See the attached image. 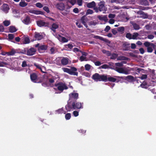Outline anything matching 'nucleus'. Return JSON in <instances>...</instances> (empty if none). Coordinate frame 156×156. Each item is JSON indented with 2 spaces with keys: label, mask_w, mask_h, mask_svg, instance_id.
<instances>
[{
  "label": "nucleus",
  "mask_w": 156,
  "mask_h": 156,
  "mask_svg": "<svg viewBox=\"0 0 156 156\" xmlns=\"http://www.w3.org/2000/svg\"><path fill=\"white\" fill-rule=\"evenodd\" d=\"M100 67L102 69H106L108 68V66L106 64H105L101 66Z\"/></svg>",
  "instance_id": "nucleus-56"
},
{
  "label": "nucleus",
  "mask_w": 156,
  "mask_h": 156,
  "mask_svg": "<svg viewBox=\"0 0 156 156\" xmlns=\"http://www.w3.org/2000/svg\"><path fill=\"white\" fill-rule=\"evenodd\" d=\"M56 8L60 10L63 11L64 10L65 5L62 2L57 3L55 5Z\"/></svg>",
  "instance_id": "nucleus-6"
},
{
  "label": "nucleus",
  "mask_w": 156,
  "mask_h": 156,
  "mask_svg": "<svg viewBox=\"0 0 156 156\" xmlns=\"http://www.w3.org/2000/svg\"><path fill=\"white\" fill-rule=\"evenodd\" d=\"M34 65L37 68L39 69L43 73H44V71L45 70V68L43 66H41L39 64L37 63H34Z\"/></svg>",
  "instance_id": "nucleus-13"
},
{
  "label": "nucleus",
  "mask_w": 156,
  "mask_h": 156,
  "mask_svg": "<svg viewBox=\"0 0 156 156\" xmlns=\"http://www.w3.org/2000/svg\"><path fill=\"white\" fill-rule=\"evenodd\" d=\"M91 67V66L88 64H86L85 66V69L87 71L89 70L90 69Z\"/></svg>",
  "instance_id": "nucleus-38"
},
{
  "label": "nucleus",
  "mask_w": 156,
  "mask_h": 156,
  "mask_svg": "<svg viewBox=\"0 0 156 156\" xmlns=\"http://www.w3.org/2000/svg\"><path fill=\"white\" fill-rule=\"evenodd\" d=\"M81 22L80 20L77 21L76 23V24L79 28H81L82 27V25L81 24Z\"/></svg>",
  "instance_id": "nucleus-42"
},
{
  "label": "nucleus",
  "mask_w": 156,
  "mask_h": 156,
  "mask_svg": "<svg viewBox=\"0 0 156 156\" xmlns=\"http://www.w3.org/2000/svg\"><path fill=\"white\" fill-rule=\"evenodd\" d=\"M108 80L109 81L112 82H115L116 80V79H115L114 78L112 77H107V80Z\"/></svg>",
  "instance_id": "nucleus-32"
},
{
  "label": "nucleus",
  "mask_w": 156,
  "mask_h": 156,
  "mask_svg": "<svg viewBox=\"0 0 156 156\" xmlns=\"http://www.w3.org/2000/svg\"><path fill=\"white\" fill-rule=\"evenodd\" d=\"M36 6L39 8H41L43 7V5L40 2H38L36 4Z\"/></svg>",
  "instance_id": "nucleus-47"
},
{
  "label": "nucleus",
  "mask_w": 156,
  "mask_h": 156,
  "mask_svg": "<svg viewBox=\"0 0 156 156\" xmlns=\"http://www.w3.org/2000/svg\"><path fill=\"white\" fill-rule=\"evenodd\" d=\"M112 32L114 35H115L117 33L118 31L115 29H112Z\"/></svg>",
  "instance_id": "nucleus-57"
},
{
  "label": "nucleus",
  "mask_w": 156,
  "mask_h": 156,
  "mask_svg": "<svg viewBox=\"0 0 156 156\" xmlns=\"http://www.w3.org/2000/svg\"><path fill=\"white\" fill-rule=\"evenodd\" d=\"M69 100L70 101L72 99H76L78 98V94L76 93H73L70 94L69 95Z\"/></svg>",
  "instance_id": "nucleus-10"
},
{
  "label": "nucleus",
  "mask_w": 156,
  "mask_h": 156,
  "mask_svg": "<svg viewBox=\"0 0 156 156\" xmlns=\"http://www.w3.org/2000/svg\"><path fill=\"white\" fill-rule=\"evenodd\" d=\"M56 37L60 41L62 42H67L68 41L67 39L61 36L59 34L56 35Z\"/></svg>",
  "instance_id": "nucleus-9"
},
{
  "label": "nucleus",
  "mask_w": 156,
  "mask_h": 156,
  "mask_svg": "<svg viewBox=\"0 0 156 156\" xmlns=\"http://www.w3.org/2000/svg\"><path fill=\"white\" fill-rule=\"evenodd\" d=\"M20 5L22 7H24L27 5V3L24 1H21L19 3Z\"/></svg>",
  "instance_id": "nucleus-29"
},
{
  "label": "nucleus",
  "mask_w": 156,
  "mask_h": 156,
  "mask_svg": "<svg viewBox=\"0 0 156 156\" xmlns=\"http://www.w3.org/2000/svg\"><path fill=\"white\" fill-rule=\"evenodd\" d=\"M152 43H150L146 41L144 43V45L147 47L148 48L151 45Z\"/></svg>",
  "instance_id": "nucleus-44"
},
{
  "label": "nucleus",
  "mask_w": 156,
  "mask_h": 156,
  "mask_svg": "<svg viewBox=\"0 0 156 156\" xmlns=\"http://www.w3.org/2000/svg\"><path fill=\"white\" fill-rule=\"evenodd\" d=\"M92 78L96 81H104L106 82L107 81V76L103 75H100L98 73H96L93 75Z\"/></svg>",
  "instance_id": "nucleus-2"
},
{
  "label": "nucleus",
  "mask_w": 156,
  "mask_h": 156,
  "mask_svg": "<svg viewBox=\"0 0 156 156\" xmlns=\"http://www.w3.org/2000/svg\"><path fill=\"white\" fill-rule=\"evenodd\" d=\"M154 45L153 44H152L151 45L147 48V51L149 52H151L153 51V48H154Z\"/></svg>",
  "instance_id": "nucleus-26"
},
{
  "label": "nucleus",
  "mask_w": 156,
  "mask_h": 156,
  "mask_svg": "<svg viewBox=\"0 0 156 156\" xmlns=\"http://www.w3.org/2000/svg\"><path fill=\"white\" fill-rule=\"evenodd\" d=\"M94 37L100 40H102L103 41H105L106 40V39L103 38V37H101L99 36H95Z\"/></svg>",
  "instance_id": "nucleus-40"
},
{
  "label": "nucleus",
  "mask_w": 156,
  "mask_h": 156,
  "mask_svg": "<svg viewBox=\"0 0 156 156\" xmlns=\"http://www.w3.org/2000/svg\"><path fill=\"white\" fill-rule=\"evenodd\" d=\"M37 25L40 27L46 26L48 25V23L41 20L37 21Z\"/></svg>",
  "instance_id": "nucleus-11"
},
{
  "label": "nucleus",
  "mask_w": 156,
  "mask_h": 156,
  "mask_svg": "<svg viewBox=\"0 0 156 156\" xmlns=\"http://www.w3.org/2000/svg\"><path fill=\"white\" fill-rule=\"evenodd\" d=\"M4 25L5 26H9L10 24V22L9 20H5L3 22Z\"/></svg>",
  "instance_id": "nucleus-35"
},
{
  "label": "nucleus",
  "mask_w": 156,
  "mask_h": 156,
  "mask_svg": "<svg viewBox=\"0 0 156 156\" xmlns=\"http://www.w3.org/2000/svg\"><path fill=\"white\" fill-rule=\"evenodd\" d=\"M27 66V62L25 61H23L22 63V66L23 67H25Z\"/></svg>",
  "instance_id": "nucleus-55"
},
{
  "label": "nucleus",
  "mask_w": 156,
  "mask_h": 156,
  "mask_svg": "<svg viewBox=\"0 0 156 156\" xmlns=\"http://www.w3.org/2000/svg\"><path fill=\"white\" fill-rule=\"evenodd\" d=\"M50 51L51 54H53L57 51V50L55 48L52 47L50 49Z\"/></svg>",
  "instance_id": "nucleus-37"
},
{
  "label": "nucleus",
  "mask_w": 156,
  "mask_h": 156,
  "mask_svg": "<svg viewBox=\"0 0 156 156\" xmlns=\"http://www.w3.org/2000/svg\"><path fill=\"white\" fill-rule=\"evenodd\" d=\"M124 30L125 28L123 27H118L117 29L118 32L121 34H122L124 33Z\"/></svg>",
  "instance_id": "nucleus-25"
},
{
  "label": "nucleus",
  "mask_w": 156,
  "mask_h": 156,
  "mask_svg": "<svg viewBox=\"0 0 156 156\" xmlns=\"http://www.w3.org/2000/svg\"><path fill=\"white\" fill-rule=\"evenodd\" d=\"M43 9L46 11L47 13H49L50 12V11L49 9V8L47 6H44L43 8Z\"/></svg>",
  "instance_id": "nucleus-50"
},
{
  "label": "nucleus",
  "mask_w": 156,
  "mask_h": 156,
  "mask_svg": "<svg viewBox=\"0 0 156 156\" xmlns=\"http://www.w3.org/2000/svg\"><path fill=\"white\" fill-rule=\"evenodd\" d=\"M118 56V55L116 54H113L111 55V58L112 59H115Z\"/></svg>",
  "instance_id": "nucleus-48"
},
{
  "label": "nucleus",
  "mask_w": 156,
  "mask_h": 156,
  "mask_svg": "<svg viewBox=\"0 0 156 156\" xmlns=\"http://www.w3.org/2000/svg\"><path fill=\"white\" fill-rule=\"evenodd\" d=\"M79 20L81 22V23L83 24L86 28L88 26L86 24V23L87 21V18L83 16L81 18V19Z\"/></svg>",
  "instance_id": "nucleus-15"
},
{
  "label": "nucleus",
  "mask_w": 156,
  "mask_h": 156,
  "mask_svg": "<svg viewBox=\"0 0 156 156\" xmlns=\"http://www.w3.org/2000/svg\"><path fill=\"white\" fill-rule=\"evenodd\" d=\"M2 10L5 13H7L9 9V7L7 4H4L2 6Z\"/></svg>",
  "instance_id": "nucleus-16"
},
{
  "label": "nucleus",
  "mask_w": 156,
  "mask_h": 156,
  "mask_svg": "<svg viewBox=\"0 0 156 156\" xmlns=\"http://www.w3.org/2000/svg\"><path fill=\"white\" fill-rule=\"evenodd\" d=\"M48 46L45 45H42L40 46L38 48V50H45L47 49Z\"/></svg>",
  "instance_id": "nucleus-23"
},
{
  "label": "nucleus",
  "mask_w": 156,
  "mask_h": 156,
  "mask_svg": "<svg viewBox=\"0 0 156 156\" xmlns=\"http://www.w3.org/2000/svg\"><path fill=\"white\" fill-rule=\"evenodd\" d=\"M116 77L119 78L124 79H129L130 80H133V77L131 76H128L126 77H123L122 76H115Z\"/></svg>",
  "instance_id": "nucleus-20"
},
{
  "label": "nucleus",
  "mask_w": 156,
  "mask_h": 156,
  "mask_svg": "<svg viewBox=\"0 0 156 156\" xmlns=\"http://www.w3.org/2000/svg\"><path fill=\"white\" fill-rule=\"evenodd\" d=\"M147 75L146 74H144L142 75L141 77H140V78L142 80H144L146 79L147 78Z\"/></svg>",
  "instance_id": "nucleus-54"
},
{
  "label": "nucleus",
  "mask_w": 156,
  "mask_h": 156,
  "mask_svg": "<svg viewBox=\"0 0 156 156\" xmlns=\"http://www.w3.org/2000/svg\"><path fill=\"white\" fill-rule=\"evenodd\" d=\"M73 114L75 117L79 115V112L77 111H74L73 112Z\"/></svg>",
  "instance_id": "nucleus-58"
},
{
  "label": "nucleus",
  "mask_w": 156,
  "mask_h": 156,
  "mask_svg": "<svg viewBox=\"0 0 156 156\" xmlns=\"http://www.w3.org/2000/svg\"><path fill=\"white\" fill-rule=\"evenodd\" d=\"M58 27V26L56 24L53 23L52 25V30L54 32L55 31V29H57Z\"/></svg>",
  "instance_id": "nucleus-30"
},
{
  "label": "nucleus",
  "mask_w": 156,
  "mask_h": 156,
  "mask_svg": "<svg viewBox=\"0 0 156 156\" xmlns=\"http://www.w3.org/2000/svg\"><path fill=\"white\" fill-rule=\"evenodd\" d=\"M23 43L24 44H28L30 42V40L29 38L28 37H23Z\"/></svg>",
  "instance_id": "nucleus-24"
},
{
  "label": "nucleus",
  "mask_w": 156,
  "mask_h": 156,
  "mask_svg": "<svg viewBox=\"0 0 156 156\" xmlns=\"http://www.w3.org/2000/svg\"><path fill=\"white\" fill-rule=\"evenodd\" d=\"M23 22L26 24L27 25L29 24L30 22V17L28 16H26L24 18L23 21Z\"/></svg>",
  "instance_id": "nucleus-19"
},
{
  "label": "nucleus",
  "mask_w": 156,
  "mask_h": 156,
  "mask_svg": "<svg viewBox=\"0 0 156 156\" xmlns=\"http://www.w3.org/2000/svg\"><path fill=\"white\" fill-rule=\"evenodd\" d=\"M115 22V20L112 19H110L109 21V23L111 24H113Z\"/></svg>",
  "instance_id": "nucleus-60"
},
{
  "label": "nucleus",
  "mask_w": 156,
  "mask_h": 156,
  "mask_svg": "<svg viewBox=\"0 0 156 156\" xmlns=\"http://www.w3.org/2000/svg\"><path fill=\"white\" fill-rule=\"evenodd\" d=\"M128 59V58L124 57V56H119L117 58L118 60H127Z\"/></svg>",
  "instance_id": "nucleus-34"
},
{
  "label": "nucleus",
  "mask_w": 156,
  "mask_h": 156,
  "mask_svg": "<svg viewBox=\"0 0 156 156\" xmlns=\"http://www.w3.org/2000/svg\"><path fill=\"white\" fill-rule=\"evenodd\" d=\"M139 34L136 32L134 33L132 35V39L134 40H137L138 39V38Z\"/></svg>",
  "instance_id": "nucleus-28"
},
{
  "label": "nucleus",
  "mask_w": 156,
  "mask_h": 156,
  "mask_svg": "<svg viewBox=\"0 0 156 156\" xmlns=\"http://www.w3.org/2000/svg\"><path fill=\"white\" fill-rule=\"evenodd\" d=\"M73 12L75 13H77L79 12V10L77 8H75L73 9Z\"/></svg>",
  "instance_id": "nucleus-64"
},
{
  "label": "nucleus",
  "mask_w": 156,
  "mask_h": 156,
  "mask_svg": "<svg viewBox=\"0 0 156 156\" xmlns=\"http://www.w3.org/2000/svg\"><path fill=\"white\" fill-rule=\"evenodd\" d=\"M9 30L11 33H14L17 31V29L15 27L11 26L9 27Z\"/></svg>",
  "instance_id": "nucleus-27"
},
{
  "label": "nucleus",
  "mask_w": 156,
  "mask_h": 156,
  "mask_svg": "<svg viewBox=\"0 0 156 156\" xmlns=\"http://www.w3.org/2000/svg\"><path fill=\"white\" fill-rule=\"evenodd\" d=\"M115 16V14H110L108 16V17L111 19L114 18Z\"/></svg>",
  "instance_id": "nucleus-52"
},
{
  "label": "nucleus",
  "mask_w": 156,
  "mask_h": 156,
  "mask_svg": "<svg viewBox=\"0 0 156 156\" xmlns=\"http://www.w3.org/2000/svg\"><path fill=\"white\" fill-rule=\"evenodd\" d=\"M61 62L62 65H66L68 62V59L67 58H64L62 59Z\"/></svg>",
  "instance_id": "nucleus-22"
},
{
  "label": "nucleus",
  "mask_w": 156,
  "mask_h": 156,
  "mask_svg": "<svg viewBox=\"0 0 156 156\" xmlns=\"http://www.w3.org/2000/svg\"><path fill=\"white\" fill-rule=\"evenodd\" d=\"M126 37L129 39H132V35L130 33H127L126 35Z\"/></svg>",
  "instance_id": "nucleus-39"
},
{
  "label": "nucleus",
  "mask_w": 156,
  "mask_h": 156,
  "mask_svg": "<svg viewBox=\"0 0 156 156\" xmlns=\"http://www.w3.org/2000/svg\"><path fill=\"white\" fill-rule=\"evenodd\" d=\"M82 105L81 103L77 102L75 103V102H73L72 105L70 102H68V104L66 106L65 108L68 111H70L73 108L75 109L76 108L79 109L81 108Z\"/></svg>",
  "instance_id": "nucleus-1"
},
{
  "label": "nucleus",
  "mask_w": 156,
  "mask_h": 156,
  "mask_svg": "<svg viewBox=\"0 0 156 156\" xmlns=\"http://www.w3.org/2000/svg\"><path fill=\"white\" fill-rule=\"evenodd\" d=\"M86 56H81L80 58V60L81 61H83L84 60H86Z\"/></svg>",
  "instance_id": "nucleus-49"
},
{
  "label": "nucleus",
  "mask_w": 156,
  "mask_h": 156,
  "mask_svg": "<svg viewBox=\"0 0 156 156\" xmlns=\"http://www.w3.org/2000/svg\"><path fill=\"white\" fill-rule=\"evenodd\" d=\"M115 70L119 73H123L126 74H129V71L126 70L123 68L116 67Z\"/></svg>",
  "instance_id": "nucleus-5"
},
{
  "label": "nucleus",
  "mask_w": 156,
  "mask_h": 156,
  "mask_svg": "<svg viewBox=\"0 0 156 156\" xmlns=\"http://www.w3.org/2000/svg\"><path fill=\"white\" fill-rule=\"evenodd\" d=\"M83 0H77V3L79 6H81L82 4Z\"/></svg>",
  "instance_id": "nucleus-59"
},
{
  "label": "nucleus",
  "mask_w": 156,
  "mask_h": 156,
  "mask_svg": "<svg viewBox=\"0 0 156 156\" xmlns=\"http://www.w3.org/2000/svg\"><path fill=\"white\" fill-rule=\"evenodd\" d=\"M8 37L9 39V40H11L13 39L14 37V35L13 34H8Z\"/></svg>",
  "instance_id": "nucleus-45"
},
{
  "label": "nucleus",
  "mask_w": 156,
  "mask_h": 156,
  "mask_svg": "<svg viewBox=\"0 0 156 156\" xmlns=\"http://www.w3.org/2000/svg\"><path fill=\"white\" fill-rule=\"evenodd\" d=\"M29 12L38 15L39 14H43V12L40 11L36 10H30L28 11Z\"/></svg>",
  "instance_id": "nucleus-14"
},
{
  "label": "nucleus",
  "mask_w": 156,
  "mask_h": 156,
  "mask_svg": "<svg viewBox=\"0 0 156 156\" xmlns=\"http://www.w3.org/2000/svg\"><path fill=\"white\" fill-rule=\"evenodd\" d=\"M71 117V114L69 113H68L66 114L65 115V118L66 120H69L70 119Z\"/></svg>",
  "instance_id": "nucleus-41"
},
{
  "label": "nucleus",
  "mask_w": 156,
  "mask_h": 156,
  "mask_svg": "<svg viewBox=\"0 0 156 156\" xmlns=\"http://www.w3.org/2000/svg\"><path fill=\"white\" fill-rule=\"evenodd\" d=\"M111 27L109 26H107L104 29V31L106 32H108L110 29Z\"/></svg>",
  "instance_id": "nucleus-51"
},
{
  "label": "nucleus",
  "mask_w": 156,
  "mask_h": 156,
  "mask_svg": "<svg viewBox=\"0 0 156 156\" xmlns=\"http://www.w3.org/2000/svg\"><path fill=\"white\" fill-rule=\"evenodd\" d=\"M76 0H67L66 3L68 4L69 2L72 5H74L76 3Z\"/></svg>",
  "instance_id": "nucleus-31"
},
{
  "label": "nucleus",
  "mask_w": 156,
  "mask_h": 156,
  "mask_svg": "<svg viewBox=\"0 0 156 156\" xmlns=\"http://www.w3.org/2000/svg\"><path fill=\"white\" fill-rule=\"evenodd\" d=\"M115 66L119 67H121L122 66V64L121 63V62H119V63H115Z\"/></svg>",
  "instance_id": "nucleus-62"
},
{
  "label": "nucleus",
  "mask_w": 156,
  "mask_h": 156,
  "mask_svg": "<svg viewBox=\"0 0 156 156\" xmlns=\"http://www.w3.org/2000/svg\"><path fill=\"white\" fill-rule=\"evenodd\" d=\"M35 37L37 40H40L43 38V36L40 33L36 32Z\"/></svg>",
  "instance_id": "nucleus-17"
},
{
  "label": "nucleus",
  "mask_w": 156,
  "mask_h": 156,
  "mask_svg": "<svg viewBox=\"0 0 156 156\" xmlns=\"http://www.w3.org/2000/svg\"><path fill=\"white\" fill-rule=\"evenodd\" d=\"M93 13V11L92 10L89 9L87 10L86 12V15L92 14Z\"/></svg>",
  "instance_id": "nucleus-46"
},
{
  "label": "nucleus",
  "mask_w": 156,
  "mask_h": 156,
  "mask_svg": "<svg viewBox=\"0 0 156 156\" xmlns=\"http://www.w3.org/2000/svg\"><path fill=\"white\" fill-rule=\"evenodd\" d=\"M96 5L95 3L93 1L87 4V6L89 8H92Z\"/></svg>",
  "instance_id": "nucleus-21"
},
{
  "label": "nucleus",
  "mask_w": 156,
  "mask_h": 156,
  "mask_svg": "<svg viewBox=\"0 0 156 156\" xmlns=\"http://www.w3.org/2000/svg\"><path fill=\"white\" fill-rule=\"evenodd\" d=\"M105 2L103 1H100L98 4V9L100 11L105 10Z\"/></svg>",
  "instance_id": "nucleus-7"
},
{
  "label": "nucleus",
  "mask_w": 156,
  "mask_h": 156,
  "mask_svg": "<svg viewBox=\"0 0 156 156\" xmlns=\"http://www.w3.org/2000/svg\"><path fill=\"white\" fill-rule=\"evenodd\" d=\"M36 51V50L34 48H31L27 50V55L31 56L34 55Z\"/></svg>",
  "instance_id": "nucleus-8"
},
{
  "label": "nucleus",
  "mask_w": 156,
  "mask_h": 156,
  "mask_svg": "<svg viewBox=\"0 0 156 156\" xmlns=\"http://www.w3.org/2000/svg\"><path fill=\"white\" fill-rule=\"evenodd\" d=\"M133 28L135 30H138L140 29V27L136 23L133 25Z\"/></svg>",
  "instance_id": "nucleus-36"
},
{
  "label": "nucleus",
  "mask_w": 156,
  "mask_h": 156,
  "mask_svg": "<svg viewBox=\"0 0 156 156\" xmlns=\"http://www.w3.org/2000/svg\"><path fill=\"white\" fill-rule=\"evenodd\" d=\"M97 24V22L96 21H91L89 23L90 26H95Z\"/></svg>",
  "instance_id": "nucleus-43"
},
{
  "label": "nucleus",
  "mask_w": 156,
  "mask_h": 156,
  "mask_svg": "<svg viewBox=\"0 0 156 156\" xmlns=\"http://www.w3.org/2000/svg\"><path fill=\"white\" fill-rule=\"evenodd\" d=\"M56 112L58 113H62L63 112V110L62 109H60L57 111Z\"/></svg>",
  "instance_id": "nucleus-63"
},
{
  "label": "nucleus",
  "mask_w": 156,
  "mask_h": 156,
  "mask_svg": "<svg viewBox=\"0 0 156 156\" xmlns=\"http://www.w3.org/2000/svg\"><path fill=\"white\" fill-rule=\"evenodd\" d=\"M145 27L146 28V29L147 30H150L151 29V27L148 25H146Z\"/></svg>",
  "instance_id": "nucleus-61"
},
{
  "label": "nucleus",
  "mask_w": 156,
  "mask_h": 156,
  "mask_svg": "<svg viewBox=\"0 0 156 156\" xmlns=\"http://www.w3.org/2000/svg\"><path fill=\"white\" fill-rule=\"evenodd\" d=\"M31 80L34 83H36L37 80V76L34 73H32L30 75Z\"/></svg>",
  "instance_id": "nucleus-12"
},
{
  "label": "nucleus",
  "mask_w": 156,
  "mask_h": 156,
  "mask_svg": "<svg viewBox=\"0 0 156 156\" xmlns=\"http://www.w3.org/2000/svg\"><path fill=\"white\" fill-rule=\"evenodd\" d=\"M98 18L100 20H103L105 21V22H107L108 19L107 18V16H98Z\"/></svg>",
  "instance_id": "nucleus-18"
},
{
  "label": "nucleus",
  "mask_w": 156,
  "mask_h": 156,
  "mask_svg": "<svg viewBox=\"0 0 156 156\" xmlns=\"http://www.w3.org/2000/svg\"><path fill=\"white\" fill-rule=\"evenodd\" d=\"M102 51L104 54H105L108 56H109L111 55L110 52L108 51L103 49L102 50Z\"/></svg>",
  "instance_id": "nucleus-33"
},
{
  "label": "nucleus",
  "mask_w": 156,
  "mask_h": 156,
  "mask_svg": "<svg viewBox=\"0 0 156 156\" xmlns=\"http://www.w3.org/2000/svg\"><path fill=\"white\" fill-rule=\"evenodd\" d=\"M55 86L59 90L61 91L62 92L63 90L67 89L68 88L65 83L62 82L55 84Z\"/></svg>",
  "instance_id": "nucleus-4"
},
{
  "label": "nucleus",
  "mask_w": 156,
  "mask_h": 156,
  "mask_svg": "<svg viewBox=\"0 0 156 156\" xmlns=\"http://www.w3.org/2000/svg\"><path fill=\"white\" fill-rule=\"evenodd\" d=\"M67 47L69 49H71L73 48V45L72 44H66L65 46V47L66 48H67Z\"/></svg>",
  "instance_id": "nucleus-53"
},
{
  "label": "nucleus",
  "mask_w": 156,
  "mask_h": 156,
  "mask_svg": "<svg viewBox=\"0 0 156 156\" xmlns=\"http://www.w3.org/2000/svg\"><path fill=\"white\" fill-rule=\"evenodd\" d=\"M62 70L65 73H67L70 75L77 76L78 73L77 69L75 67H71L70 69L67 68H62Z\"/></svg>",
  "instance_id": "nucleus-3"
}]
</instances>
